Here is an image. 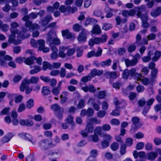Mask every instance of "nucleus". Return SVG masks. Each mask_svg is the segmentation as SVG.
<instances>
[{"label":"nucleus","instance_id":"7ed1b4c3","mask_svg":"<svg viewBox=\"0 0 161 161\" xmlns=\"http://www.w3.org/2000/svg\"><path fill=\"white\" fill-rule=\"evenodd\" d=\"M30 19L29 14L25 15L22 18V20L26 21L25 23V26L29 28V30L31 32H33L35 30L39 29L40 27L39 25L36 23H32V22L29 20Z\"/></svg>","mask_w":161,"mask_h":161},{"label":"nucleus","instance_id":"864d4df0","mask_svg":"<svg viewBox=\"0 0 161 161\" xmlns=\"http://www.w3.org/2000/svg\"><path fill=\"white\" fill-rule=\"evenodd\" d=\"M102 128L101 126H98L95 128L94 130V133L99 135L100 137L102 136V134L101 132L102 130Z\"/></svg>","mask_w":161,"mask_h":161},{"label":"nucleus","instance_id":"aec40b11","mask_svg":"<svg viewBox=\"0 0 161 161\" xmlns=\"http://www.w3.org/2000/svg\"><path fill=\"white\" fill-rule=\"evenodd\" d=\"M99 37H95L90 39L88 42L89 45L91 46H93L94 44H98L101 43Z\"/></svg>","mask_w":161,"mask_h":161},{"label":"nucleus","instance_id":"f03ea898","mask_svg":"<svg viewBox=\"0 0 161 161\" xmlns=\"http://www.w3.org/2000/svg\"><path fill=\"white\" fill-rule=\"evenodd\" d=\"M137 16L138 18H140L142 21V25L145 28H147L149 26V24L147 22V16L146 14H142V13L145 10V7L143 5L137 8Z\"/></svg>","mask_w":161,"mask_h":161},{"label":"nucleus","instance_id":"0eeeda50","mask_svg":"<svg viewBox=\"0 0 161 161\" xmlns=\"http://www.w3.org/2000/svg\"><path fill=\"white\" fill-rule=\"evenodd\" d=\"M140 57V54L138 53H136L133 56V59L130 60L129 59H126L125 60V62L126 66L128 67L129 66H133L136 65L138 63Z\"/></svg>","mask_w":161,"mask_h":161},{"label":"nucleus","instance_id":"603ef678","mask_svg":"<svg viewBox=\"0 0 161 161\" xmlns=\"http://www.w3.org/2000/svg\"><path fill=\"white\" fill-rule=\"evenodd\" d=\"M95 21V19L93 18H88L84 24V25L86 26L88 25L92 24V23L94 22Z\"/></svg>","mask_w":161,"mask_h":161},{"label":"nucleus","instance_id":"3c124183","mask_svg":"<svg viewBox=\"0 0 161 161\" xmlns=\"http://www.w3.org/2000/svg\"><path fill=\"white\" fill-rule=\"evenodd\" d=\"M34 105V100L32 99L29 100L26 103V106L27 108L29 109L32 107Z\"/></svg>","mask_w":161,"mask_h":161},{"label":"nucleus","instance_id":"412c9836","mask_svg":"<svg viewBox=\"0 0 161 161\" xmlns=\"http://www.w3.org/2000/svg\"><path fill=\"white\" fill-rule=\"evenodd\" d=\"M161 14V8L158 7L152 10L151 14L154 18H156Z\"/></svg>","mask_w":161,"mask_h":161},{"label":"nucleus","instance_id":"338daca9","mask_svg":"<svg viewBox=\"0 0 161 161\" xmlns=\"http://www.w3.org/2000/svg\"><path fill=\"white\" fill-rule=\"evenodd\" d=\"M94 112V110L92 108H89L87 110V115L88 117L92 116Z\"/></svg>","mask_w":161,"mask_h":161},{"label":"nucleus","instance_id":"09e8293b","mask_svg":"<svg viewBox=\"0 0 161 161\" xmlns=\"http://www.w3.org/2000/svg\"><path fill=\"white\" fill-rule=\"evenodd\" d=\"M142 82V83L145 86H147L148 84H149L150 83H151V80L150 81L149 79L148 78L145 77L141 79V80L139 81Z\"/></svg>","mask_w":161,"mask_h":161},{"label":"nucleus","instance_id":"49530a36","mask_svg":"<svg viewBox=\"0 0 161 161\" xmlns=\"http://www.w3.org/2000/svg\"><path fill=\"white\" fill-rule=\"evenodd\" d=\"M82 26L80 25L79 24L76 23L73 26V30L76 32H79L80 30L81 31Z\"/></svg>","mask_w":161,"mask_h":161},{"label":"nucleus","instance_id":"4d7b16f0","mask_svg":"<svg viewBox=\"0 0 161 161\" xmlns=\"http://www.w3.org/2000/svg\"><path fill=\"white\" fill-rule=\"evenodd\" d=\"M9 26L7 24H3L1 27L2 31L4 32H7L9 29Z\"/></svg>","mask_w":161,"mask_h":161},{"label":"nucleus","instance_id":"473e14b6","mask_svg":"<svg viewBox=\"0 0 161 161\" xmlns=\"http://www.w3.org/2000/svg\"><path fill=\"white\" fill-rule=\"evenodd\" d=\"M158 72V70L157 68H154L151 71V84L153 83L154 81V79L156 77Z\"/></svg>","mask_w":161,"mask_h":161},{"label":"nucleus","instance_id":"6ab92c4d","mask_svg":"<svg viewBox=\"0 0 161 161\" xmlns=\"http://www.w3.org/2000/svg\"><path fill=\"white\" fill-rule=\"evenodd\" d=\"M68 47H64L61 46L59 48V52L58 53V56L61 58H64L66 56V54L64 52L65 50H67Z\"/></svg>","mask_w":161,"mask_h":161},{"label":"nucleus","instance_id":"f257e3e1","mask_svg":"<svg viewBox=\"0 0 161 161\" xmlns=\"http://www.w3.org/2000/svg\"><path fill=\"white\" fill-rule=\"evenodd\" d=\"M46 42L51 46L58 45L61 43L60 39L57 37L56 33L52 30L50 31L47 34Z\"/></svg>","mask_w":161,"mask_h":161},{"label":"nucleus","instance_id":"79ce46f5","mask_svg":"<svg viewBox=\"0 0 161 161\" xmlns=\"http://www.w3.org/2000/svg\"><path fill=\"white\" fill-rule=\"evenodd\" d=\"M92 78V77L89 74L88 75L82 77L81 79V81L83 83H86L88 81L91 80Z\"/></svg>","mask_w":161,"mask_h":161},{"label":"nucleus","instance_id":"ea45409f","mask_svg":"<svg viewBox=\"0 0 161 161\" xmlns=\"http://www.w3.org/2000/svg\"><path fill=\"white\" fill-rule=\"evenodd\" d=\"M43 69L45 71L47 69H52L51 65L49 63L44 61L43 63Z\"/></svg>","mask_w":161,"mask_h":161},{"label":"nucleus","instance_id":"a18cd8bd","mask_svg":"<svg viewBox=\"0 0 161 161\" xmlns=\"http://www.w3.org/2000/svg\"><path fill=\"white\" fill-rule=\"evenodd\" d=\"M41 70V69L39 66H36L34 69L30 71V73L31 74L33 75L37 73Z\"/></svg>","mask_w":161,"mask_h":161},{"label":"nucleus","instance_id":"b1692460","mask_svg":"<svg viewBox=\"0 0 161 161\" xmlns=\"http://www.w3.org/2000/svg\"><path fill=\"white\" fill-rule=\"evenodd\" d=\"M88 139L89 141L94 142H97L99 140V138L98 135L94 133L93 135L89 136L88 137Z\"/></svg>","mask_w":161,"mask_h":161},{"label":"nucleus","instance_id":"f3484780","mask_svg":"<svg viewBox=\"0 0 161 161\" xmlns=\"http://www.w3.org/2000/svg\"><path fill=\"white\" fill-rule=\"evenodd\" d=\"M103 70H99L94 69L91 70L89 74L92 78L96 75L100 76L103 73Z\"/></svg>","mask_w":161,"mask_h":161},{"label":"nucleus","instance_id":"6e6d98bb","mask_svg":"<svg viewBox=\"0 0 161 161\" xmlns=\"http://www.w3.org/2000/svg\"><path fill=\"white\" fill-rule=\"evenodd\" d=\"M10 108L9 107H6L4 108L0 112L1 115H8L9 114Z\"/></svg>","mask_w":161,"mask_h":161},{"label":"nucleus","instance_id":"a878e982","mask_svg":"<svg viewBox=\"0 0 161 161\" xmlns=\"http://www.w3.org/2000/svg\"><path fill=\"white\" fill-rule=\"evenodd\" d=\"M85 129L87 133H92L94 131V127L92 124L90 122H87Z\"/></svg>","mask_w":161,"mask_h":161},{"label":"nucleus","instance_id":"4be33fe9","mask_svg":"<svg viewBox=\"0 0 161 161\" xmlns=\"http://www.w3.org/2000/svg\"><path fill=\"white\" fill-rule=\"evenodd\" d=\"M28 30L25 28H22V31L19 33V35L20 37L22 38H28L29 35L27 34Z\"/></svg>","mask_w":161,"mask_h":161},{"label":"nucleus","instance_id":"39448f33","mask_svg":"<svg viewBox=\"0 0 161 161\" xmlns=\"http://www.w3.org/2000/svg\"><path fill=\"white\" fill-rule=\"evenodd\" d=\"M59 9L61 12L64 14L66 15L73 14L77 11V8L75 7H66L64 5H61L59 8Z\"/></svg>","mask_w":161,"mask_h":161},{"label":"nucleus","instance_id":"774afa93","mask_svg":"<svg viewBox=\"0 0 161 161\" xmlns=\"http://www.w3.org/2000/svg\"><path fill=\"white\" fill-rule=\"evenodd\" d=\"M60 76L61 77H64L66 74V69L64 68H62L61 69L59 73Z\"/></svg>","mask_w":161,"mask_h":161},{"label":"nucleus","instance_id":"e433bc0d","mask_svg":"<svg viewBox=\"0 0 161 161\" xmlns=\"http://www.w3.org/2000/svg\"><path fill=\"white\" fill-rule=\"evenodd\" d=\"M151 52L149 51L147 53V56H145L142 58V61L144 63L149 62L151 59Z\"/></svg>","mask_w":161,"mask_h":161},{"label":"nucleus","instance_id":"69168bd1","mask_svg":"<svg viewBox=\"0 0 161 161\" xmlns=\"http://www.w3.org/2000/svg\"><path fill=\"white\" fill-rule=\"evenodd\" d=\"M126 144H125L127 146H130L133 144V140L132 138H128L126 139Z\"/></svg>","mask_w":161,"mask_h":161},{"label":"nucleus","instance_id":"bb28decb","mask_svg":"<svg viewBox=\"0 0 161 161\" xmlns=\"http://www.w3.org/2000/svg\"><path fill=\"white\" fill-rule=\"evenodd\" d=\"M145 154V152L143 151L138 153L137 151H134L133 153V156L135 158H137L138 157L140 158H142L144 157Z\"/></svg>","mask_w":161,"mask_h":161},{"label":"nucleus","instance_id":"c03bdc74","mask_svg":"<svg viewBox=\"0 0 161 161\" xmlns=\"http://www.w3.org/2000/svg\"><path fill=\"white\" fill-rule=\"evenodd\" d=\"M130 76L129 71L127 69L125 70L122 74V77L125 79H127Z\"/></svg>","mask_w":161,"mask_h":161},{"label":"nucleus","instance_id":"9d476101","mask_svg":"<svg viewBox=\"0 0 161 161\" xmlns=\"http://www.w3.org/2000/svg\"><path fill=\"white\" fill-rule=\"evenodd\" d=\"M38 144L40 148L44 150L50 147V141L47 139H43L40 140Z\"/></svg>","mask_w":161,"mask_h":161},{"label":"nucleus","instance_id":"a211bd4d","mask_svg":"<svg viewBox=\"0 0 161 161\" xmlns=\"http://www.w3.org/2000/svg\"><path fill=\"white\" fill-rule=\"evenodd\" d=\"M11 28L10 31L11 33L16 34L18 33V30L17 28L19 26V24L15 22H13L10 24Z\"/></svg>","mask_w":161,"mask_h":161},{"label":"nucleus","instance_id":"e2e57ef3","mask_svg":"<svg viewBox=\"0 0 161 161\" xmlns=\"http://www.w3.org/2000/svg\"><path fill=\"white\" fill-rule=\"evenodd\" d=\"M136 48V46L134 44H130L128 47V51L129 52L134 51Z\"/></svg>","mask_w":161,"mask_h":161},{"label":"nucleus","instance_id":"cd10ccee","mask_svg":"<svg viewBox=\"0 0 161 161\" xmlns=\"http://www.w3.org/2000/svg\"><path fill=\"white\" fill-rule=\"evenodd\" d=\"M51 91L48 86H44L42 89V93L44 96H47L50 94Z\"/></svg>","mask_w":161,"mask_h":161},{"label":"nucleus","instance_id":"72a5a7b5","mask_svg":"<svg viewBox=\"0 0 161 161\" xmlns=\"http://www.w3.org/2000/svg\"><path fill=\"white\" fill-rule=\"evenodd\" d=\"M93 15L97 17H100L102 19H103L104 18V16L102 15V11L99 9H97L95 10L93 13Z\"/></svg>","mask_w":161,"mask_h":161},{"label":"nucleus","instance_id":"423d86ee","mask_svg":"<svg viewBox=\"0 0 161 161\" xmlns=\"http://www.w3.org/2000/svg\"><path fill=\"white\" fill-rule=\"evenodd\" d=\"M51 109L53 111L58 118L61 119L63 118V114L64 112V109L58 104L55 103L51 105Z\"/></svg>","mask_w":161,"mask_h":161},{"label":"nucleus","instance_id":"20e7f679","mask_svg":"<svg viewBox=\"0 0 161 161\" xmlns=\"http://www.w3.org/2000/svg\"><path fill=\"white\" fill-rule=\"evenodd\" d=\"M39 80V77L38 76H32L30 79H25L22 81L20 86V90L21 92H24L25 88L28 86L29 84L32 83L36 84Z\"/></svg>","mask_w":161,"mask_h":161},{"label":"nucleus","instance_id":"0e129e2a","mask_svg":"<svg viewBox=\"0 0 161 161\" xmlns=\"http://www.w3.org/2000/svg\"><path fill=\"white\" fill-rule=\"evenodd\" d=\"M61 64L59 62L53 63L51 65L52 69H58L60 67Z\"/></svg>","mask_w":161,"mask_h":161},{"label":"nucleus","instance_id":"f8f14e48","mask_svg":"<svg viewBox=\"0 0 161 161\" xmlns=\"http://www.w3.org/2000/svg\"><path fill=\"white\" fill-rule=\"evenodd\" d=\"M64 81L62 80L59 81L56 87H54L52 90V92L55 96L58 95L62 89L61 85Z\"/></svg>","mask_w":161,"mask_h":161},{"label":"nucleus","instance_id":"7c9ffc66","mask_svg":"<svg viewBox=\"0 0 161 161\" xmlns=\"http://www.w3.org/2000/svg\"><path fill=\"white\" fill-rule=\"evenodd\" d=\"M161 56V52L156 51L154 53L153 56L152 57V60L154 62L157 61Z\"/></svg>","mask_w":161,"mask_h":161},{"label":"nucleus","instance_id":"393cba45","mask_svg":"<svg viewBox=\"0 0 161 161\" xmlns=\"http://www.w3.org/2000/svg\"><path fill=\"white\" fill-rule=\"evenodd\" d=\"M156 38V35L154 33H151L147 36V39H144L143 40V43L144 44H147L148 41L154 40Z\"/></svg>","mask_w":161,"mask_h":161},{"label":"nucleus","instance_id":"9b49d317","mask_svg":"<svg viewBox=\"0 0 161 161\" xmlns=\"http://www.w3.org/2000/svg\"><path fill=\"white\" fill-rule=\"evenodd\" d=\"M130 76L133 77L137 81L141 80L142 75L136 72V69L134 68H132L129 70Z\"/></svg>","mask_w":161,"mask_h":161},{"label":"nucleus","instance_id":"37998d69","mask_svg":"<svg viewBox=\"0 0 161 161\" xmlns=\"http://www.w3.org/2000/svg\"><path fill=\"white\" fill-rule=\"evenodd\" d=\"M112 61L111 59H108L105 61H103L101 63V65L102 66H110L111 63Z\"/></svg>","mask_w":161,"mask_h":161},{"label":"nucleus","instance_id":"2eb2a0df","mask_svg":"<svg viewBox=\"0 0 161 161\" xmlns=\"http://www.w3.org/2000/svg\"><path fill=\"white\" fill-rule=\"evenodd\" d=\"M53 18L51 16L50 14H48L41 20L40 23L43 26H45Z\"/></svg>","mask_w":161,"mask_h":161},{"label":"nucleus","instance_id":"f704fd0d","mask_svg":"<svg viewBox=\"0 0 161 161\" xmlns=\"http://www.w3.org/2000/svg\"><path fill=\"white\" fill-rule=\"evenodd\" d=\"M60 139L58 136H56L55 139L52 141H50V147H54L56 145L59 143Z\"/></svg>","mask_w":161,"mask_h":161},{"label":"nucleus","instance_id":"c9c22d12","mask_svg":"<svg viewBox=\"0 0 161 161\" xmlns=\"http://www.w3.org/2000/svg\"><path fill=\"white\" fill-rule=\"evenodd\" d=\"M101 29L99 26L97 25H96L93 27L92 31V32L93 34H100L101 33Z\"/></svg>","mask_w":161,"mask_h":161},{"label":"nucleus","instance_id":"5fc2aeb1","mask_svg":"<svg viewBox=\"0 0 161 161\" xmlns=\"http://www.w3.org/2000/svg\"><path fill=\"white\" fill-rule=\"evenodd\" d=\"M106 114V112L104 110H100L97 113V116L100 118H103Z\"/></svg>","mask_w":161,"mask_h":161},{"label":"nucleus","instance_id":"a19ab883","mask_svg":"<svg viewBox=\"0 0 161 161\" xmlns=\"http://www.w3.org/2000/svg\"><path fill=\"white\" fill-rule=\"evenodd\" d=\"M37 46H39V49L43 48L45 46V41L44 40L40 39L37 41Z\"/></svg>","mask_w":161,"mask_h":161},{"label":"nucleus","instance_id":"4c0bfd02","mask_svg":"<svg viewBox=\"0 0 161 161\" xmlns=\"http://www.w3.org/2000/svg\"><path fill=\"white\" fill-rule=\"evenodd\" d=\"M13 136V135L10 133L5 136L2 139V142L4 143L8 142Z\"/></svg>","mask_w":161,"mask_h":161},{"label":"nucleus","instance_id":"bf43d9fd","mask_svg":"<svg viewBox=\"0 0 161 161\" xmlns=\"http://www.w3.org/2000/svg\"><path fill=\"white\" fill-rule=\"evenodd\" d=\"M126 148V147L125 144H123L121 145L120 151L121 155H123L125 153Z\"/></svg>","mask_w":161,"mask_h":161},{"label":"nucleus","instance_id":"680f3d73","mask_svg":"<svg viewBox=\"0 0 161 161\" xmlns=\"http://www.w3.org/2000/svg\"><path fill=\"white\" fill-rule=\"evenodd\" d=\"M75 52V49L74 48H72L68 49L66 53V55L68 56H71L74 54Z\"/></svg>","mask_w":161,"mask_h":161},{"label":"nucleus","instance_id":"c85d7f7f","mask_svg":"<svg viewBox=\"0 0 161 161\" xmlns=\"http://www.w3.org/2000/svg\"><path fill=\"white\" fill-rule=\"evenodd\" d=\"M120 107L118 106H116L115 109L113 110L112 112L110 113V115L115 116H119L120 114Z\"/></svg>","mask_w":161,"mask_h":161},{"label":"nucleus","instance_id":"dca6fc26","mask_svg":"<svg viewBox=\"0 0 161 161\" xmlns=\"http://www.w3.org/2000/svg\"><path fill=\"white\" fill-rule=\"evenodd\" d=\"M105 75L108 78H109V82L111 83L112 82L111 80L112 79H115L117 77L116 72L115 71L107 72L105 73Z\"/></svg>","mask_w":161,"mask_h":161},{"label":"nucleus","instance_id":"ddd939ff","mask_svg":"<svg viewBox=\"0 0 161 161\" xmlns=\"http://www.w3.org/2000/svg\"><path fill=\"white\" fill-rule=\"evenodd\" d=\"M61 33L62 36L65 37L67 39H70L75 38L74 35L70 32L68 29L63 30Z\"/></svg>","mask_w":161,"mask_h":161},{"label":"nucleus","instance_id":"de8ad7c7","mask_svg":"<svg viewBox=\"0 0 161 161\" xmlns=\"http://www.w3.org/2000/svg\"><path fill=\"white\" fill-rule=\"evenodd\" d=\"M112 27V26L111 24L105 23L102 26V29L105 31H107L111 29Z\"/></svg>","mask_w":161,"mask_h":161},{"label":"nucleus","instance_id":"13d9d810","mask_svg":"<svg viewBox=\"0 0 161 161\" xmlns=\"http://www.w3.org/2000/svg\"><path fill=\"white\" fill-rule=\"evenodd\" d=\"M90 122H92L96 124H99L101 123V120L97 119L96 118H92L89 119Z\"/></svg>","mask_w":161,"mask_h":161},{"label":"nucleus","instance_id":"58836bf2","mask_svg":"<svg viewBox=\"0 0 161 161\" xmlns=\"http://www.w3.org/2000/svg\"><path fill=\"white\" fill-rule=\"evenodd\" d=\"M11 35L9 36V38L8 40V42L10 43H14L16 44V42L15 41L16 34L11 33Z\"/></svg>","mask_w":161,"mask_h":161},{"label":"nucleus","instance_id":"6e6552de","mask_svg":"<svg viewBox=\"0 0 161 161\" xmlns=\"http://www.w3.org/2000/svg\"><path fill=\"white\" fill-rule=\"evenodd\" d=\"M42 58L40 57L36 58L34 57L31 56L29 58H25L24 60L25 63L27 65H30V68H32V66H31L35 63V61H36V63L39 65L42 64Z\"/></svg>","mask_w":161,"mask_h":161},{"label":"nucleus","instance_id":"8fccbe9b","mask_svg":"<svg viewBox=\"0 0 161 161\" xmlns=\"http://www.w3.org/2000/svg\"><path fill=\"white\" fill-rule=\"evenodd\" d=\"M85 100L84 99H80L79 101L77 107L78 108L80 109L83 108L85 106Z\"/></svg>","mask_w":161,"mask_h":161},{"label":"nucleus","instance_id":"052dcab7","mask_svg":"<svg viewBox=\"0 0 161 161\" xmlns=\"http://www.w3.org/2000/svg\"><path fill=\"white\" fill-rule=\"evenodd\" d=\"M119 147V145L116 142L113 143L111 145V149L114 151L117 150Z\"/></svg>","mask_w":161,"mask_h":161},{"label":"nucleus","instance_id":"c756f323","mask_svg":"<svg viewBox=\"0 0 161 161\" xmlns=\"http://www.w3.org/2000/svg\"><path fill=\"white\" fill-rule=\"evenodd\" d=\"M25 135L24 139L29 141L33 145L35 144L36 142V140L33 139L32 136L29 134L26 133Z\"/></svg>","mask_w":161,"mask_h":161},{"label":"nucleus","instance_id":"5701e85b","mask_svg":"<svg viewBox=\"0 0 161 161\" xmlns=\"http://www.w3.org/2000/svg\"><path fill=\"white\" fill-rule=\"evenodd\" d=\"M157 152H151L147 154V157L148 160H155L158 156Z\"/></svg>","mask_w":161,"mask_h":161},{"label":"nucleus","instance_id":"2f4dec72","mask_svg":"<svg viewBox=\"0 0 161 161\" xmlns=\"http://www.w3.org/2000/svg\"><path fill=\"white\" fill-rule=\"evenodd\" d=\"M65 121L70 124L72 125V126L71 128L73 129L74 128V126L75 125V123L74 121V117L70 115H69L68 116L67 118L66 119Z\"/></svg>","mask_w":161,"mask_h":161},{"label":"nucleus","instance_id":"1a4fd4ad","mask_svg":"<svg viewBox=\"0 0 161 161\" xmlns=\"http://www.w3.org/2000/svg\"><path fill=\"white\" fill-rule=\"evenodd\" d=\"M88 34V31L84 28L81 29V31L79 33L77 40L80 42H83L86 41L87 35Z\"/></svg>","mask_w":161,"mask_h":161},{"label":"nucleus","instance_id":"4468645a","mask_svg":"<svg viewBox=\"0 0 161 161\" xmlns=\"http://www.w3.org/2000/svg\"><path fill=\"white\" fill-rule=\"evenodd\" d=\"M0 57V66H4L6 64V61H11L13 59L12 58L8 55Z\"/></svg>","mask_w":161,"mask_h":161}]
</instances>
